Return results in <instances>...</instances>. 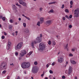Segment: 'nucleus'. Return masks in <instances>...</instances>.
<instances>
[{
	"instance_id": "f257e3e1",
	"label": "nucleus",
	"mask_w": 79,
	"mask_h": 79,
	"mask_svg": "<svg viewBox=\"0 0 79 79\" xmlns=\"http://www.w3.org/2000/svg\"><path fill=\"white\" fill-rule=\"evenodd\" d=\"M30 66V64L29 63L26 62H23L21 64V67L24 69L26 68H28Z\"/></svg>"
},
{
	"instance_id": "f03ea898",
	"label": "nucleus",
	"mask_w": 79,
	"mask_h": 79,
	"mask_svg": "<svg viewBox=\"0 0 79 79\" xmlns=\"http://www.w3.org/2000/svg\"><path fill=\"white\" fill-rule=\"evenodd\" d=\"M23 45V42H20L18 43L16 46L15 47V48L16 50H20L22 46Z\"/></svg>"
},
{
	"instance_id": "7ed1b4c3",
	"label": "nucleus",
	"mask_w": 79,
	"mask_h": 79,
	"mask_svg": "<svg viewBox=\"0 0 79 79\" xmlns=\"http://www.w3.org/2000/svg\"><path fill=\"white\" fill-rule=\"evenodd\" d=\"M39 47L40 48L39 50H40V52H42L43 50H44V49H45V44H44L43 43H41L39 44Z\"/></svg>"
},
{
	"instance_id": "20e7f679",
	"label": "nucleus",
	"mask_w": 79,
	"mask_h": 79,
	"mask_svg": "<svg viewBox=\"0 0 79 79\" xmlns=\"http://www.w3.org/2000/svg\"><path fill=\"white\" fill-rule=\"evenodd\" d=\"M26 53H27V52L26 50H23L20 52L19 56L20 57H23L25 55H26Z\"/></svg>"
},
{
	"instance_id": "39448f33",
	"label": "nucleus",
	"mask_w": 79,
	"mask_h": 79,
	"mask_svg": "<svg viewBox=\"0 0 79 79\" xmlns=\"http://www.w3.org/2000/svg\"><path fill=\"white\" fill-rule=\"evenodd\" d=\"M32 72L34 74H35L37 73V68L35 67H34L33 68V69L31 70Z\"/></svg>"
},
{
	"instance_id": "423d86ee",
	"label": "nucleus",
	"mask_w": 79,
	"mask_h": 79,
	"mask_svg": "<svg viewBox=\"0 0 79 79\" xmlns=\"http://www.w3.org/2000/svg\"><path fill=\"white\" fill-rule=\"evenodd\" d=\"M72 71H73V68L72 67H70L69 69V72L68 74V76H70V74L72 73Z\"/></svg>"
},
{
	"instance_id": "0eeeda50",
	"label": "nucleus",
	"mask_w": 79,
	"mask_h": 79,
	"mask_svg": "<svg viewBox=\"0 0 79 79\" xmlns=\"http://www.w3.org/2000/svg\"><path fill=\"white\" fill-rule=\"evenodd\" d=\"M63 61H64V59H63V58H62V57H60L59 59H58V61L60 63H62Z\"/></svg>"
},
{
	"instance_id": "6e6552de",
	"label": "nucleus",
	"mask_w": 79,
	"mask_h": 79,
	"mask_svg": "<svg viewBox=\"0 0 79 79\" xmlns=\"http://www.w3.org/2000/svg\"><path fill=\"white\" fill-rule=\"evenodd\" d=\"M12 6L13 10L15 11V12H17V11H18V10H17V9H18V8H17V7L15 6V5H13Z\"/></svg>"
},
{
	"instance_id": "1a4fd4ad",
	"label": "nucleus",
	"mask_w": 79,
	"mask_h": 79,
	"mask_svg": "<svg viewBox=\"0 0 79 79\" xmlns=\"http://www.w3.org/2000/svg\"><path fill=\"white\" fill-rule=\"evenodd\" d=\"M35 41V40H34L32 42H31V45L33 48H34V44H37V42Z\"/></svg>"
},
{
	"instance_id": "9d476101",
	"label": "nucleus",
	"mask_w": 79,
	"mask_h": 79,
	"mask_svg": "<svg viewBox=\"0 0 79 79\" xmlns=\"http://www.w3.org/2000/svg\"><path fill=\"white\" fill-rule=\"evenodd\" d=\"M41 41H42V40L41 39V38L39 37H38L36 39V41L37 42H38V43L40 42Z\"/></svg>"
},
{
	"instance_id": "9b49d317",
	"label": "nucleus",
	"mask_w": 79,
	"mask_h": 79,
	"mask_svg": "<svg viewBox=\"0 0 79 79\" xmlns=\"http://www.w3.org/2000/svg\"><path fill=\"white\" fill-rule=\"evenodd\" d=\"M52 21L51 20H49L46 21V24L47 25H50V24H51L52 23Z\"/></svg>"
},
{
	"instance_id": "f8f14e48",
	"label": "nucleus",
	"mask_w": 79,
	"mask_h": 79,
	"mask_svg": "<svg viewBox=\"0 0 79 79\" xmlns=\"http://www.w3.org/2000/svg\"><path fill=\"white\" fill-rule=\"evenodd\" d=\"M79 9H75L74 11V14H79Z\"/></svg>"
},
{
	"instance_id": "ddd939ff",
	"label": "nucleus",
	"mask_w": 79,
	"mask_h": 79,
	"mask_svg": "<svg viewBox=\"0 0 79 79\" xmlns=\"http://www.w3.org/2000/svg\"><path fill=\"white\" fill-rule=\"evenodd\" d=\"M70 62L72 64H76V62L74 60H70Z\"/></svg>"
},
{
	"instance_id": "4468645a",
	"label": "nucleus",
	"mask_w": 79,
	"mask_h": 79,
	"mask_svg": "<svg viewBox=\"0 0 79 79\" xmlns=\"http://www.w3.org/2000/svg\"><path fill=\"white\" fill-rule=\"evenodd\" d=\"M1 66H3V68H5L6 66V64H5L3 63H2L1 64Z\"/></svg>"
},
{
	"instance_id": "2eb2a0df",
	"label": "nucleus",
	"mask_w": 79,
	"mask_h": 79,
	"mask_svg": "<svg viewBox=\"0 0 79 79\" xmlns=\"http://www.w3.org/2000/svg\"><path fill=\"white\" fill-rule=\"evenodd\" d=\"M10 45H11V42H10L9 41H8V42L7 47H8L9 48H10Z\"/></svg>"
},
{
	"instance_id": "dca6fc26",
	"label": "nucleus",
	"mask_w": 79,
	"mask_h": 79,
	"mask_svg": "<svg viewBox=\"0 0 79 79\" xmlns=\"http://www.w3.org/2000/svg\"><path fill=\"white\" fill-rule=\"evenodd\" d=\"M25 34H27L29 32V30L28 28H26L25 30Z\"/></svg>"
},
{
	"instance_id": "f3484780",
	"label": "nucleus",
	"mask_w": 79,
	"mask_h": 79,
	"mask_svg": "<svg viewBox=\"0 0 79 79\" xmlns=\"http://www.w3.org/2000/svg\"><path fill=\"white\" fill-rule=\"evenodd\" d=\"M22 5H23V6H27V4L26 2H23V3H22Z\"/></svg>"
},
{
	"instance_id": "a211bd4d",
	"label": "nucleus",
	"mask_w": 79,
	"mask_h": 79,
	"mask_svg": "<svg viewBox=\"0 0 79 79\" xmlns=\"http://www.w3.org/2000/svg\"><path fill=\"white\" fill-rule=\"evenodd\" d=\"M23 2H24L22 0H19V3L21 5H22Z\"/></svg>"
},
{
	"instance_id": "6ab92c4d",
	"label": "nucleus",
	"mask_w": 79,
	"mask_h": 79,
	"mask_svg": "<svg viewBox=\"0 0 79 79\" xmlns=\"http://www.w3.org/2000/svg\"><path fill=\"white\" fill-rule=\"evenodd\" d=\"M40 21L41 23L44 22V18H41L40 19Z\"/></svg>"
},
{
	"instance_id": "aec40b11",
	"label": "nucleus",
	"mask_w": 79,
	"mask_h": 79,
	"mask_svg": "<svg viewBox=\"0 0 79 79\" xmlns=\"http://www.w3.org/2000/svg\"><path fill=\"white\" fill-rule=\"evenodd\" d=\"M75 17H76V18H77V17H79V14H75Z\"/></svg>"
},
{
	"instance_id": "412c9836",
	"label": "nucleus",
	"mask_w": 79,
	"mask_h": 79,
	"mask_svg": "<svg viewBox=\"0 0 79 79\" xmlns=\"http://www.w3.org/2000/svg\"><path fill=\"white\" fill-rule=\"evenodd\" d=\"M23 25L24 27H26V24L25 23H23Z\"/></svg>"
},
{
	"instance_id": "4be33fe9",
	"label": "nucleus",
	"mask_w": 79,
	"mask_h": 79,
	"mask_svg": "<svg viewBox=\"0 0 79 79\" xmlns=\"http://www.w3.org/2000/svg\"><path fill=\"white\" fill-rule=\"evenodd\" d=\"M30 55H29V53H28L27 54L26 56V57H27V58H28V57H29V56H30Z\"/></svg>"
},
{
	"instance_id": "5701e85b",
	"label": "nucleus",
	"mask_w": 79,
	"mask_h": 79,
	"mask_svg": "<svg viewBox=\"0 0 79 79\" xmlns=\"http://www.w3.org/2000/svg\"><path fill=\"white\" fill-rule=\"evenodd\" d=\"M70 4L71 5H73V1H71L70 2Z\"/></svg>"
},
{
	"instance_id": "b1692460",
	"label": "nucleus",
	"mask_w": 79,
	"mask_h": 79,
	"mask_svg": "<svg viewBox=\"0 0 79 79\" xmlns=\"http://www.w3.org/2000/svg\"><path fill=\"white\" fill-rule=\"evenodd\" d=\"M10 22L11 23H13V21L12 19H11L10 20Z\"/></svg>"
},
{
	"instance_id": "393cba45",
	"label": "nucleus",
	"mask_w": 79,
	"mask_h": 79,
	"mask_svg": "<svg viewBox=\"0 0 79 79\" xmlns=\"http://www.w3.org/2000/svg\"><path fill=\"white\" fill-rule=\"evenodd\" d=\"M53 9H52L49 11L50 13H53Z\"/></svg>"
},
{
	"instance_id": "a878e982",
	"label": "nucleus",
	"mask_w": 79,
	"mask_h": 79,
	"mask_svg": "<svg viewBox=\"0 0 79 79\" xmlns=\"http://www.w3.org/2000/svg\"><path fill=\"white\" fill-rule=\"evenodd\" d=\"M40 22L39 21L37 23V25H38V26H40Z\"/></svg>"
},
{
	"instance_id": "bb28decb",
	"label": "nucleus",
	"mask_w": 79,
	"mask_h": 79,
	"mask_svg": "<svg viewBox=\"0 0 79 79\" xmlns=\"http://www.w3.org/2000/svg\"><path fill=\"white\" fill-rule=\"evenodd\" d=\"M6 71L4 70L2 72V74H5V73H6Z\"/></svg>"
},
{
	"instance_id": "cd10ccee",
	"label": "nucleus",
	"mask_w": 79,
	"mask_h": 79,
	"mask_svg": "<svg viewBox=\"0 0 79 79\" xmlns=\"http://www.w3.org/2000/svg\"><path fill=\"white\" fill-rule=\"evenodd\" d=\"M55 64V62H53L52 64V66H54Z\"/></svg>"
},
{
	"instance_id": "c85d7f7f",
	"label": "nucleus",
	"mask_w": 79,
	"mask_h": 79,
	"mask_svg": "<svg viewBox=\"0 0 79 79\" xmlns=\"http://www.w3.org/2000/svg\"><path fill=\"white\" fill-rule=\"evenodd\" d=\"M34 64L35 65H37L38 64L37 62V61L35 62Z\"/></svg>"
},
{
	"instance_id": "c756f323",
	"label": "nucleus",
	"mask_w": 79,
	"mask_h": 79,
	"mask_svg": "<svg viewBox=\"0 0 79 79\" xmlns=\"http://www.w3.org/2000/svg\"><path fill=\"white\" fill-rule=\"evenodd\" d=\"M65 11L66 12H67V13H69V10H68L67 9H65Z\"/></svg>"
},
{
	"instance_id": "7c9ffc66",
	"label": "nucleus",
	"mask_w": 79,
	"mask_h": 79,
	"mask_svg": "<svg viewBox=\"0 0 79 79\" xmlns=\"http://www.w3.org/2000/svg\"><path fill=\"white\" fill-rule=\"evenodd\" d=\"M9 28V29H11L12 28V26L11 25H10Z\"/></svg>"
},
{
	"instance_id": "2f4dec72",
	"label": "nucleus",
	"mask_w": 79,
	"mask_h": 79,
	"mask_svg": "<svg viewBox=\"0 0 79 79\" xmlns=\"http://www.w3.org/2000/svg\"><path fill=\"white\" fill-rule=\"evenodd\" d=\"M15 56H18V52H16L15 53Z\"/></svg>"
},
{
	"instance_id": "473e14b6",
	"label": "nucleus",
	"mask_w": 79,
	"mask_h": 79,
	"mask_svg": "<svg viewBox=\"0 0 79 79\" xmlns=\"http://www.w3.org/2000/svg\"><path fill=\"white\" fill-rule=\"evenodd\" d=\"M48 44L49 45H51V41H49L48 42Z\"/></svg>"
},
{
	"instance_id": "72a5a7b5",
	"label": "nucleus",
	"mask_w": 79,
	"mask_h": 79,
	"mask_svg": "<svg viewBox=\"0 0 79 79\" xmlns=\"http://www.w3.org/2000/svg\"><path fill=\"white\" fill-rule=\"evenodd\" d=\"M2 19L3 21H5V17H2Z\"/></svg>"
},
{
	"instance_id": "f704fd0d",
	"label": "nucleus",
	"mask_w": 79,
	"mask_h": 79,
	"mask_svg": "<svg viewBox=\"0 0 79 79\" xmlns=\"http://www.w3.org/2000/svg\"><path fill=\"white\" fill-rule=\"evenodd\" d=\"M64 5L63 4V5H62V7H61L62 9H63V8H64Z\"/></svg>"
},
{
	"instance_id": "c9c22d12",
	"label": "nucleus",
	"mask_w": 79,
	"mask_h": 79,
	"mask_svg": "<svg viewBox=\"0 0 79 79\" xmlns=\"http://www.w3.org/2000/svg\"><path fill=\"white\" fill-rule=\"evenodd\" d=\"M28 53H29V54L31 55H32V51H31Z\"/></svg>"
},
{
	"instance_id": "e433bc0d",
	"label": "nucleus",
	"mask_w": 79,
	"mask_h": 79,
	"mask_svg": "<svg viewBox=\"0 0 79 79\" xmlns=\"http://www.w3.org/2000/svg\"><path fill=\"white\" fill-rule=\"evenodd\" d=\"M25 18H26L28 20H30V18H29L28 17H27V16H26Z\"/></svg>"
},
{
	"instance_id": "4c0bfd02",
	"label": "nucleus",
	"mask_w": 79,
	"mask_h": 79,
	"mask_svg": "<svg viewBox=\"0 0 79 79\" xmlns=\"http://www.w3.org/2000/svg\"><path fill=\"white\" fill-rule=\"evenodd\" d=\"M76 49V48H73L72 49V50L73 52H74V51H75Z\"/></svg>"
},
{
	"instance_id": "58836bf2",
	"label": "nucleus",
	"mask_w": 79,
	"mask_h": 79,
	"mask_svg": "<svg viewBox=\"0 0 79 79\" xmlns=\"http://www.w3.org/2000/svg\"><path fill=\"white\" fill-rule=\"evenodd\" d=\"M49 72H50V74H52L53 73V71H52V70H50L49 71Z\"/></svg>"
},
{
	"instance_id": "ea45409f",
	"label": "nucleus",
	"mask_w": 79,
	"mask_h": 79,
	"mask_svg": "<svg viewBox=\"0 0 79 79\" xmlns=\"http://www.w3.org/2000/svg\"><path fill=\"white\" fill-rule=\"evenodd\" d=\"M40 11H42V10H43V8L41 7L40 8Z\"/></svg>"
},
{
	"instance_id": "a19ab883",
	"label": "nucleus",
	"mask_w": 79,
	"mask_h": 79,
	"mask_svg": "<svg viewBox=\"0 0 79 79\" xmlns=\"http://www.w3.org/2000/svg\"><path fill=\"white\" fill-rule=\"evenodd\" d=\"M72 15H70L69 16V18H72Z\"/></svg>"
},
{
	"instance_id": "79ce46f5",
	"label": "nucleus",
	"mask_w": 79,
	"mask_h": 79,
	"mask_svg": "<svg viewBox=\"0 0 79 79\" xmlns=\"http://www.w3.org/2000/svg\"><path fill=\"white\" fill-rule=\"evenodd\" d=\"M2 39H5V36H2Z\"/></svg>"
},
{
	"instance_id": "37998d69",
	"label": "nucleus",
	"mask_w": 79,
	"mask_h": 79,
	"mask_svg": "<svg viewBox=\"0 0 79 79\" xmlns=\"http://www.w3.org/2000/svg\"><path fill=\"white\" fill-rule=\"evenodd\" d=\"M69 28H71V27H72V25H70L69 26Z\"/></svg>"
},
{
	"instance_id": "c03bdc74",
	"label": "nucleus",
	"mask_w": 79,
	"mask_h": 79,
	"mask_svg": "<svg viewBox=\"0 0 79 79\" xmlns=\"http://www.w3.org/2000/svg\"><path fill=\"white\" fill-rule=\"evenodd\" d=\"M62 79H65V76H63L62 77Z\"/></svg>"
},
{
	"instance_id": "a18cd8bd",
	"label": "nucleus",
	"mask_w": 79,
	"mask_h": 79,
	"mask_svg": "<svg viewBox=\"0 0 79 79\" xmlns=\"http://www.w3.org/2000/svg\"><path fill=\"white\" fill-rule=\"evenodd\" d=\"M63 20H66V18H65V17H64L63 18Z\"/></svg>"
},
{
	"instance_id": "49530a36",
	"label": "nucleus",
	"mask_w": 79,
	"mask_h": 79,
	"mask_svg": "<svg viewBox=\"0 0 79 79\" xmlns=\"http://www.w3.org/2000/svg\"><path fill=\"white\" fill-rule=\"evenodd\" d=\"M68 44H67L66 46L65 47V48H67V47H68Z\"/></svg>"
},
{
	"instance_id": "de8ad7c7",
	"label": "nucleus",
	"mask_w": 79,
	"mask_h": 79,
	"mask_svg": "<svg viewBox=\"0 0 79 79\" xmlns=\"http://www.w3.org/2000/svg\"><path fill=\"white\" fill-rule=\"evenodd\" d=\"M66 18H68V19H69V17L67 15H65Z\"/></svg>"
},
{
	"instance_id": "09e8293b",
	"label": "nucleus",
	"mask_w": 79,
	"mask_h": 79,
	"mask_svg": "<svg viewBox=\"0 0 79 79\" xmlns=\"http://www.w3.org/2000/svg\"><path fill=\"white\" fill-rule=\"evenodd\" d=\"M17 79H21L20 78V77L18 76L17 77Z\"/></svg>"
},
{
	"instance_id": "8fccbe9b",
	"label": "nucleus",
	"mask_w": 79,
	"mask_h": 79,
	"mask_svg": "<svg viewBox=\"0 0 79 79\" xmlns=\"http://www.w3.org/2000/svg\"><path fill=\"white\" fill-rule=\"evenodd\" d=\"M52 4H55L56 3V2H51Z\"/></svg>"
},
{
	"instance_id": "3c124183",
	"label": "nucleus",
	"mask_w": 79,
	"mask_h": 79,
	"mask_svg": "<svg viewBox=\"0 0 79 79\" xmlns=\"http://www.w3.org/2000/svg\"><path fill=\"white\" fill-rule=\"evenodd\" d=\"M25 38H28V36H26V35H25Z\"/></svg>"
},
{
	"instance_id": "603ef678",
	"label": "nucleus",
	"mask_w": 79,
	"mask_h": 79,
	"mask_svg": "<svg viewBox=\"0 0 79 79\" xmlns=\"http://www.w3.org/2000/svg\"><path fill=\"white\" fill-rule=\"evenodd\" d=\"M18 6H19V8H21V5H19Z\"/></svg>"
},
{
	"instance_id": "864d4df0",
	"label": "nucleus",
	"mask_w": 79,
	"mask_h": 79,
	"mask_svg": "<svg viewBox=\"0 0 79 79\" xmlns=\"http://www.w3.org/2000/svg\"><path fill=\"white\" fill-rule=\"evenodd\" d=\"M4 35H7V34H6V33L4 32Z\"/></svg>"
},
{
	"instance_id": "5fc2aeb1",
	"label": "nucleus",
	"mask_w": 79,
	"mask_h": 79,
	"mask_svg": "<svg viewBox=\"0 0 79 79\" xmlns=\"http://www.w3.org/2000/svg\"><path fill=\"white\" fill-rule=\"evenodd\" d=\"M10 76H7V79H10Z\"/></svg>"
},
{
	"instance_id": "6e6d98bb",
	"label": "nucleus",
	"mask_w": 79,
	"mask_h": 79,
	"mask_svg": "<svg viewBox=\"0 0 79 79\" xmlns=\"http://www.w3.org/2000/svg\"><path fill=\"white\" fill-rule=\"evenodd\" d=\"M56 44V43H55V42H54L53 43V45H55Z\"/></svg>"
},
{
	"instance_id": "4d7b16f0",
	"label": "nucleus",
	"mask_w": 79,
	"mask_h": 79,
	"mask_svg": "<svg viewBox=\"0 0 79 79\" xmlns=\"http://www.w3.org/2000/svg\"><path fill=\"white\" fill-rule=\"evenodd\" d=\"M22 16H24V17H25V18H26V16H25L24 14L22 15Z\"/></svg>"
},
{
	"instance_id": "13d9d810",
	"label": "nucleus",
	"mask_w": 79,
	"mask_h": 79,
	"mask_svg": "<svg viewBox=\"0 0 79 79\" xmlns=\"http://www.w3.org/2000/svg\"><path fill=\"white\" fill-rule=\"evenodd\" d=\"M40 37H42V34H40Z\"/></svg>"
},
{
	"instance_id": "bf43d9fd",
	"label": "nucleus",
	"mask_w": 79,
	"mask_h": 79,
	"mask_svg": "<svg viewBox=\"0 0 79 79\" xmlns=\"http://www.w3.org/2000/svg\"><path fill=\"white\" fill-rule=\"evenodd\" d=\"M44 73H43V74H41V77H43L44 76Z\"/></svg>"
},
{
	"instance_id": "052dcab7",
	"label": "nucleus",
	"mask_w": 79,
	"mask_h": 79,
	"mask_svg": "<svg viewBox=\"0 0 79 79\" xmlns=\"http://www.w3.org/2000/svg\"><path fill=\"white\" fill-rule=\"evenodd\" d=\"M48 66H48V64L46 65V68H48Z\"/></svg>"
},
{
	"instance_id": "680f3d73",
	"label": "nucleus",
	"mask_w": 79,
	"mask_h": 79,
	"mask_svg": "<svg viewBox=\"0 0 79 79\" xmlns=\"http://www.w3.org/2000/svg\"><path fill=\"white\" fill-rule=\"evenodd\" d=\"M19 21H21V18H19Z\"/></svg>"
},
{
	"instance_id": "e2e57ef3",
	"label": "nucleus",
	"mask_w": 79,
	"mask_h": 79,
	"mask_svg": "<svg viewBox=\"0 0 79 79\" xmlns=\"http://www.w3.org/2000/svg\"><path fill=\"white\" fill-rule=\"evenodd\" d=\"M69 56H73V54H72L70 53L69 54Z\"/></svg>"
},
{
	"instance_id": "0e129e2a",
	"label": "nucleus",
	"mask_w": 79,
	"mask_h": 79,
	"mask_svg": "<svg viewBox=\"0 0 79 79\" xmlns=\"http://www.w3.org/2000/svg\"><path fill=\"white\" fill-rule=\"evenodd\" d=\"M15 25H17V24H18V23H17V22H15Z\"/></svg>"
},
{
	"instance_id": "69168bd1",
	"label": "nucleus",
	"mask_w": 79,
	"mask_h": 79,
	"mask_svg": "<svg viewBox=\"0 0 79 79\" xmlns=\"http://www.w3.org/2000/svg\"><path fill=\"white\" fill-rule=\"evenodd\" d=\"M15 5H16L17 6H19V5L18 4V3H16V4H15Z\"/></svg>"
},
{
	"instance_id": "338daca9",
	"label": "nucleus",
	"mask_w": 79,
	"mask_h": 79,
	"mask_svg": "<svg viewBox=\"0 0 79 79\" xmlns=\"http://www.w3.org/2000/svg\"><path fill=\"white\" fill-rule=\"evenodd\" d=\"M24 74H26V71H24Z\"/></svg>"
},
{
	"instance_id": "774afa93",
	"label": "nucleus",
	"mask_w": 79,
	"mask_h": 79,
	"mask_svg": "<svg viewBox=\"0 0 79 79\" xmlns=\"http://www.w3.org/2000/svg\"><path fill=\"white\" fill-rule=\"evenodd\" d=\"M12 35L13 36H14V35H15V33H13Z\"/></svg>"
}]
</instances>
